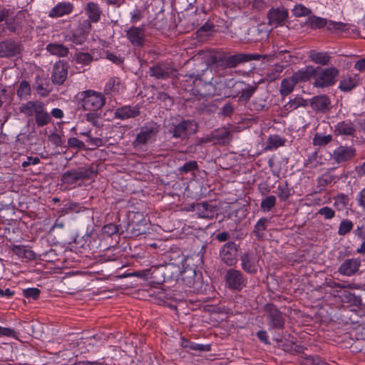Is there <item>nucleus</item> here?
<instances>
[{
  "mask_svg": "<svg viewBox=\"0 0 365 365\" xmlns=\"http://www.w3.org/2000/svg\"><path fill=\"white\" fill-rule=\"evenodd\" d=\"M276 197L274 195L267 196L263 199L260 204V207L263 212L270 211L276 205Z\"/></svg>",
  "mask_w": 365,
  "mask_h": 365,
  "instance_id": "49530a36",
  "label": "nucleus"
},
{
  "mask_svg": "<svg viewBox=\"0 0 365 365\" xmlns=\"http://www.w3.org/2000/svg\"><path fill=\"white\" fill-rule=\"evenodd\" d=\"M316 73L312 66H307L295 72L292 76L297 83L308 81Z\"/></svg>",
  "mask_w": 365,
  "mask_h": 365,
  "instance_id": "c85d7f7f",
  "label": "nucleus"
},
{
  "mask_svg": "<svg viewBox=\"0 0 365 365\" xmlns=\"http://www.w3.org/2000/svg\"><path fill=\"white\" fill-rule=\"evenodd\" d=\"M239 245L234 242L225 243L220 252L221 260L228 266L234 265L237 262Z\"/></svg>",
  "mask_w": 365,
  "mask_h": 365,
  "instance_id": "1a4fd4ad",
  "label": "nucleus"
},
{
  "mask_svg": "<svg viewBox=\"0 0 365 365\" xmlns=\"http://www.w3.org/2000/svg\"><path fill=\"white\" fill-rule=\"evenodd\" d=\"M79 103L85 110L98 111L106 104L104 94L93 90H86L78 93Z\"/></svg>",
  "mask_w": 365,
  "mask_h": 365,
  "instance_id": "f257e3e1",
  "label": "nucleus"
},
{
  "mask_svg": "<svg viewBox=\"0 0 365 365\" xmlns=\"http://www.w3.org/2000/svg\"><path fill=\"white\" fill-rule=\"evenodd\" d=\"M344 297L346 299V302L352 305L358 306L361 304V299L349 292H344Z\"/></svg>",
  "mask_w": 365,
  "mask_h": 365,
  "instance_id": "5fc2aeb1",
  "label": "nucleus"
},
{
  "mask_svg": "<svg viewBox=\"0 0 365 365\" xmlns=\"http://www.w3.org/2000/svg\"><path fill=\"white\" fill-rule=\"evenodd\" d=\"M125 36L132 46L140 47L145 42V29L143 27L131 26L125 31Z\"/></svg>",
  "mask_w": 365,
  "mask_h": 365,
  "instance_id": "4468645a",
  "label": "nucleus"
},
{
  "mask_svg": "<svg viewBox=\"0 0 365 365\" xmlns=\"http://www.w3.org/2000/svg\"><path fill=\"white\" fill-rule=\"evenodd\" d=\"M227 287L235 291H240L246 286V279L243 274L234 269L227 270L225 274Z\"/></svg>",
  "mask_w": 365,
  "mask_h": 365,
  "instance_id": "6e6552de",
  "label": "nucleus"
},
{
  "mask_svg": "<svg viewBox=\"0 0 365 365\" xmlns=\"http://www.w3.org/2000/svg\"><path fill=\"white\" fill-rule=\"evenodd\" d=\"M93 54V53L76 52L73 56V61L76 64L88 66L94 60Z\"/></svg>",
  "mask_w": 365,
  "mask_h": 365,
  "instance_id": "473e14b6",
  "label": "nucleus"
},
{
  "mask_svg": "<svg viewBox=\"0 0 365 365\" xmlns=\"http://www.w3.org/2000/svg\"><path fill=\"white\" fill-rule=\"evenodd\" d=\"M356 200L358 205L365 210V187L359 192Z\"/></svg>",
  "mask_w": 365,
  "mask_h": 365,
  "instance_id": "338daca9",
  "label": "nucleus"
},
{
  "mask_svg": "<svg viewBox=\"0 0 365 365\" xmlns=\"http://www.w3.org/2000/svg\"><path fill=\"white\" fill-rule=\"evenodd\" d=\"M46 50L52 55L58 57H65L68 53V48L61 43H49L46 46Z\"/></svg>",
  "mask_w": 365,
  "mask_h": 365,
  "instance_id": "2f4dec72",
  "label": "nucleus"
},
{
  "mask_svg": "<svg viewBox=\"0 0 365 365\" xmlns=\"http://www.w3.org/2000/svg\"><path fill=\"white\" fill-rule=\"evenodd\" d=\"M12 252L19 257L33 259L35 258V254L33 251L27 249L24 245L11 246Z\"/></svg>",
  "mask_w": 365,
  "mask_h": 365,
  "instance_id": "f704fd0d",
  "label": "nucleus"
},
{
  "mask_svg": "<svg viewBox=\"0 0 365 365\" xmlns=\"http://www.w3.org/2000/svg\"><path fill=\"white\" fill-rule=\"evenodd\" d=\"M305 25L311 29H322L327 26V29L331 31H344L346 29V24L342 22L327 21L326 19L314 15L307 19Z\"/></svg>",
  "mask_w": 365,
  "mask_h": 365,
  "instance_id": "423d86ee",
  "label": "nucleus"
},
{
  "mask_svg": "<svg viewBox=\"0 0 365 365\" xmlns=\"http://www.w3.org/2000/svg\"><path fill=\"white\" fill-rule=\"evenodd\" d=\"M332 140L331 135H323L316 133L313 138V144L317 146H324Z\"/></svg>",
  "mask_w": 365,
  "mask_h": 365,
  "instance_id": "8fccbe9b",
  "label": "nucleus"
},
{
  "mask_svg": "<svg viewBox=\"0 0 365 365\" xmlns=\"http://www.w3.org/2000/svg\"><path fill=\"white\" fill-rule=\"evenodd\" d=\"M160 131V126L153 121L147 122L141 127L140 133L137 135L133 145L135 148L146 145L155 140Z\"/></svg>",
  "mask_w": 365,
  "mask_h": 365,
  "instance_id": "20e7f679",
  "label": "nucleus"
},
{
  "mask_svg": "<svg viewBox=\"0 0 365 365\" xmlns=\"http://www.w3.org/2000/svg\"><path fill=\"white\" fill-rule=\"evenodd\" d=\"M175 71L167 63H157L150 68V74L156 78L165 79L175 75Z\"/></svg>",
  "mask_w": 365,
  "mask_h": 365,
  "instance_id": "dca6fc26",
  "label": "nucleus"
},
{
  "mask_svg": "<svg viewBox=\"0 0 365 365\" xmlns=\"http://www.w3.org/2000/svg\"><path fill=\"white\" fill-rule=\"evenodd\" d=\"M353 227L354 223L350 220L344 219L341 221L337 233L340 236H344L349 233Z\"/></svg>",
  "mask_w": 365,
  "mask_h": 365,
  "instance_id": "a18cd8bd",
  "label": "nucleus"
},
{
  "mask_svg": "<svg viewBox=\"0 0 365 365\" xmlns=\"http://www.w3.org/2000/svg\"><path fill=\"white\" fill-rule=\"evenodd\" d=\"M103 232L104 234H106L108 236H112L113 235L117 233L118 232V228L117 225L110 223L108 225H105L103 227Z\"/></svg>",
  "mask_w": 365,
  "mask_h": 365,
  "instance_id": "69168bd1",
  "label": "nucleus"
},
{
  "mask_svg": "<svg viewBox=\"0 0 365 365\" xmlns=\"http://www.w3.org/2000/svg\"><path fill=\"white\" fill-rule=\"evenodd\" d=\"M259 55L257 54H247V53H237L235 55H223L218 58L215 57L213 62L218 64L220 66L225 68H235L237 65L252 60H259Z\"/></svg>",
  "mask_w": 365,
  "mask_h": 365,
  "instance_id": "7ed1b4c3",
  "label": "nucleus"
},
{
  "mask_svg": "<svg viewBox=\"0 0 365 365\" xmlns=\"http://www.w3.org/2000/svg\"><path fill=\"white\" fill-rule=\"evenodd\" d=\"M361 262L359 258L347 259L339 266L338 272L344 276H352L359 270Z\"/></svg>",
  "mask_w": 365,
  "mask_h": 365,
  "instance_id": "f3484780",
  "label": "nucleus"
},
{
  "mask_svg": "<svg viewBox=\"0 0 365 365\" xmlns=\"http://www.w3.org/2000/svg\"><path fill=\"white\" fill-rule=\"evenodd\" d=\"M235 81L234 78H220L219 81H215L213 85H209L213 87L215 95L230 98Z\"/></svg>",
  "mask_w": 365,
  "mask_h": 365,
  "instance_id": "9b49d317",
  "label": "nucleus"
},
{
  "mask_svg": "<svg viewBox=\"0 0 365 365\" xmlns=\"http://www.w3.org/2000/svg\"><path fill=\"white\" fill-rule=\"evenodd\" d=\"M264 312L269 324L273 329H281L284 327V321L282 313L272 304H267L264 307Z\"/></svg>",
  "mask_w": 365,
  "mask_h": 365,
  "instance_id": "9d476101",
  "label": "nucleus"
},
{
  "mask_svg": "<svg viewBox=\"0 0 365 365\" xmlns=\"http://www.w3.org/2000/svg\"><path fill=\"white\" fill-rule=\"evenodd\" d=\"M356 155V151L354 148L340 145L333 151L331 157L336 163L340 164L351 160Z\"/></svg>",
  "mask_w": 365,
  "mask_h": 365,
  "instance_id": "f8f14e48",
  "label": "nucleus"
},
{
  "mask_svg": "<svg viewBox=\"0 0 365 365\" xmlns=\"http://www.w3.org/2000/svg\"><path fill=\"white\" fill-rule=\"evenodd\" d=\"M124 90V86L118 77L110 78L104 86V94L111 96H116L122 93Z\"/></svg>",
  "mask_w": 365,
  "mask_h": 365,
  "instance_id": "412c9836",
  "label": "nucleus"
},
{
  "mask_svg": "<svg viewBox=\"0 0 365 365\" xmlns=\"http://www.w3.org/2000/svg\"><path fill=\"white\" fill-rule=\"evenodd\" d=\"M85 11L90 21L97 23L100 21L102 11L98 4L88 2L86 4Z\"/></svg>",
  "mask_w": 365,
  "mask_h": 365,
  "instance_id": "bb28decb",
  "label": "nucleus"
},
{
  "mask_svg": "<svg viewBox=\"0 0 365 365\" xmlns=\"http://www.w3.org/2000/svg\"><path fill=\"white\" fill-rule=\"evenodd\" d=\"M43 103L39 101H29L22 103L19 107V112L26 116H33L41 108Z\"/></svg>",
  "mask_w": 365,
  "mask_h": 365,
  "instance_id": "a878e982",
  "label": "nucleus"
},
{
  "mask_svg": "<svg viewBox=\"0 0 365 365\" xmlns=\"http://www.w3.org/2000/svg\"><path fill=\"white\" fill-rule=\"evenodd\" d=\"M31 88L30 83L24 80L20 82L16 90V95L20 99H26L31 96Z\"/></svg>",
  "mask_w": 365,
  "mask_h": 365,
  "instance_id": "a19ab883",
  "label": "nucleus"
},
{
  "mask_svg": "<svg viewBox=\"0 0 365 365\" xmlns=\"http://www.w3.org/2000/svg\"><path fill=\"white\" fill-rule=\"evenodd\" d=\"M291 195V190L287 182L279 183L277 186V196L281 201H286Z\"/></svg>",
  "mask_w": 365,
  "mask_h": 365,
  "instance_id": "c03bdc74",
  "label": "nucleus"
},
{
  "mask_svg": "<svg viewBox=\"0 0 365 365\" xmlns=\"http://www.w3.org/2000/svg\"><path fill=\"white\" fill-rule=\"evenodd\" d=\"M302 365H329L317 356H306L301 360Z\"/></svg>",
  "mask_w": 365,
  "mask_h": 365,
  "instance_id": "de8ad7c7",
  "label": "nucleus"
},
{
  "mask_svg": "<svg viewBox=\"0 0 365 365\" xmlns=\"http://www.w3.org/2000/svg\"><path fill=\"white\" fill-rule=\"evenodd\" d=\"M23 293L25 297L36 299L39 297L40 290L37 288H28L24 289Z\"/></svg>",
  "mask_w": 365,
  "mask_h": 365,
  "instance_id": "052dcab7",
  "label": "nucleus"
},
{
  "mask_svg": "<svg viewBox=\"0 0 365 365\" xmlns=\"http://www.w3.org/2000/svg\"><path fill=\"white\" fill-rule=\"evenodd\" d=\"M309 57L313 62L321 65L327 64L330 60V56L327 53L315 51H311Z\"/></svg>",
  "mask_w": 365,
  "mask_h": 365,
  "instance_id": "4c0bfd02",
  "label": "nucleus"
},
{
  "mask_svg": "<svg viewBox=\"0 0 365 365\" xmlns=\"http://www.w3.org/2000/svg\"><path fill=\"white\" fill-rule=\"evenodd\" d=\"M245 83H246L244 81L235 80L230 98L238 97L240 96V91H242V88L245 86Z\"/></svg>",
  "mask_w": 365,
  "mask_h": 365,
  "instance_id": "4d7b16f0",
  "label": "nucleus"
},
{
  "mask_svg": "<svg viewBox=\"0 0 365 365\" xmlns=\"http://www.w3.org/2000/svg\"><path fill=\"white\" fill-rule=\"evenodd\" d=\"M193 207L200 217L210 218L213 215L212 207L208 202L197 203Z\"/></svg>",
  "mask_w": 365,
  "mask_h": 365,
  "instance_id": "c756f323",
  "label": "nucleus"
},
{
  "mask_svg": "<svg viewBox=\"0 0 365 365\" xmlns=\"http://www.w3.org/2000/svg\"><path fill=\"white\" fill-rule=\"evenodd\" d=\"M68 75V66L66 62L58 61L53 67L51 81L56 84H62L66 79Z\"/></svg>",
  "mask_w": 365,
  "mask_h": 365,
  "instance_id": "2eb2a0df",
  "label": "nucleus"
},
{
  "mask_svg": "<svg viewBox=\"0 0 365 365\" xmlns=\"http://www.w3.org/2000/svg\"><path fill=\"white\" fill-rule=\"evenodd\" d=\"M269 24L278 26L284 23L288 17V11L284 7L272 8L267 14Z\"/></svg>",
  "mask_w": 365,
  "mask_h": 365,
  "instance_id": "a211bd4d",
  "label": "nucleus"
},
{
  "mask_svg": "<svg viewBox=\"0 0 365 365\" xmlns=\"http://www.w3.org/2000/svg\"><path fill=\"white\" fill-rule=\"evenodd\" d=\"M284 144L282 139L278 135L270 136L267 142L266 150H273L282 146Z\"/></svg>",
  "mask_w": 365,
  "mask_h": 365,
  "instance_id": "09e8293b",
  "label": "nucleus"
},
{
  "mask_svg": "<svg viewBox=\"0 0 365 365\" xmlns=\"http://www.w3.org/2000/svg\"><path fill=\"white\" fill-rule=\"evenodd\" d=\"M91 174V170L83 167L68 170L61 175V184L68 189H72L81 185L83 180L89 179Z\"/></svg>",
  "mask_w": 365,
  "mask_h": 365,
  "instance_id": "f03ea898",
  "label": "nucleus"
},
{
  "mask_svg": "<svg viewBox=\"0 0 365 365\" xmlns=\"http://www.w3.org/2000/svg\"><path fill=\"white\" fill-rule=\"evenodd\" d=\"M317 214L319 215L324 216V217L326 220H331L334 217L335 211L332 208L325 206V207L320 208L318 210Z\"/></svg>",
  "mask_w": 365,
  "mask_h": 365,
  "instance_id": "864d4df0",
  "label": "nucleus"
},
{
  "mask_svg": "<svg viewBox=\"0 0 365 365\" xmlns=\"http://www.w3.org/2000/svg\"><path fill=\"white\" fill-rule=\"evenodd\" d=\"M68 145L70 148L83 149L85 148V144L81 140L76 138H70L68 140Z\"/></svg>",
  "mask_w": 365,
  "mask_h": 365,
  "instance_id": "e2e57ef3",
  "label": "nucleus"
},
{
  "mask_svg": "<svg viewBox=\"0 0 365 365\" xmlns=\"http://www.w3.org/2000/svg\"><path fill=\"white\" fill-rule=\"evenodd\" d=\"M354 68L361 73L365 72V57L357 60L354 65Z\"/></svg>",
  "mask_w": 365,
  "mask_h": 365,
  "instance_id": "774afa93",
  "label": "nucleus"
},
{
  "mask_svg": "<svg viewBox=\"0 0 365 365\" xmlns=\"http://www.w3.org/2000/svg\"><path fill=\"white\" fill-rule=\"evenodd\" d=\"M334 133L336 135L354 136L356 133V128L353 123L346 120L339 122L335 125Z\"/></svg>",
  "mask_w": 365,
  "mask_h": 365,
  "instance_id": "393cba45",
  "label": "nucleus"
},
{
  "mask_svg": "<svg viewBox=\"0 0 365 365\" xmlns=\"http://www.w3.org/2000/svg\"><path fill=\"white\" fill-rule=\"evenodd\" d=\"M19 53V46L12 41L0 42V58L14 56Z\"/></svg>",
  "mask_w": 365,
  "mask_h": 365,
  "instance_id": "b1692460",
  "label": "nucleus"
},
{
  "mask_svg": "<svg viewBox=\"0 0 365 365\" xmlns=\"http://www.w3.org/2000/svg\"><path fill=\"white\" fill-rule=\"evenodd\" d=\"M143 17V12L139 9H135L130 12V21L133 24H136L140 21Z\"/></svg>",
  "mask_w": 365,
  "mask_h": 365,
  "instance_id": "0e129e2a",
  "label": "nucleus"
},
{
  "mask_svg": "<svg viewBox=\"0 0 365 365\" xmlns=\"http://www.w3.org/2000/svg\"><path fill=\"white\" fill-rule=\"evenodd\" d=\"M197 128V123L193 120H182L175 125L173 136L175 138L185 139L187 135L195 133Z\"/></svg>",
  "mask_w": 365,
  "mask_h": 365,
  "instance_id": "ddd939ff",
  "label": "nucleus"
},
{
  "mask_svg": "<svg viewBox=\"0 0 365 365\" xmlns=\"http://www.w3.org/2000/svg\"><path fill=\"white\" fill-rule=\"evenodd\" d=\"M181 346L185 349H190L191 350L199 351H210V344H199L192 341H190L189 340L185 339V338L181 339Z\"/></svg>",
  "mask_w": 365,
  "mask_h": 365,
  "instance_id": "e433bc0d",
  "label": "nucleus"
},
{
  "mask_svg": "<svg viewBox=\"0 0 365 365\" xmlns=\"http://www.w3.org/2000/svg\"><path fill=\"white\" fill-rule=\"evenodd\" d=\"M268 222L269 220L266 217H262L257 222L255 226L254 233L257 238L260 239L264 237Z\"/></svg>",
  "mask_w": 365,
  "mask_h": 365,
  "instance_id": "79ce46f5",
  "label": "nucleus"
},
{
  "mask_svg": "<svg viewBox=\"0 0 365 365\" xmlns=\"http://www.w3.org/2000/svg\"><path fill=\"white\" fill-rule=\"evenodd\" d=\"M310 106L314 110L324 113L331 109V101L327 96L319 95L311 100Z\"/></svg>",
  "mask_w": 365,
  "mask_h": 365,
  "instance_id": "aec40b11",
  "label": "nucleus"
},
{
  "mask_svg": "<svg viewBox=\"0 0 365 365\" xmlns=\"http://www.w3.org/2000/svg\"><path fill=\"white\" fill-rule=\"evenodd\" d=\"M308 103L302 97H296L294 99L289 101L286 105H284V110L291 112L294 110L297 109L299 107L305 108L307 106Z\"/></svg>",
  "mask_w": 365,
  "mask_h": 365,
  "instance_id": "58836bf2",
  "label": "nucleus"
},
{
  "mask_svg": "<svg viewBox=\"0 0 365 365\" xmlns=\"http://www.w3.org/2000/svg\"><path fill=\"white\" fill-rule=\"evenodd\" d=\"M35 120L38 127H43L51 122V117L46 110L44 104H43L41 108L36 112L35 115Z\"/></svg>",
  "mask_w": 365,
  "mask_h": 365,
  "instance_id": "7c9ffc66",
  "label": "nucleus"
},
{
  "mask_svg": "<svg viewBox=\"0 0 365 365\" xmlns=\"http://www.w3.org/2000/svg\"><path fill=\"white\" fill-rule=\"evenodd\" d=\"M198 165L195 160H190L185 163L182 166L178 168V171L181 174H186L189 172H192L197 170Z\"/></svg>",
  "mask_w": 365,
  "mask_h": 365,
  "instance_id": "603ef678",
  "label": "nucleus"
},
{
  "mask_svg": "<svg viewBox=\"0 0 365 365\" xmlns=\"http://www.w3.org/2000/svg\"><path fill=\"white\" fill-rule=\"evenodd\" d=\"M349 201L348 195L341 193L334 197V206L338 210H342L346 207Z\"/></svg>",
  "mask_w": 365,
  "mask_h": 365,
  "instance_id": "37998d69",
  "label": "nucleus"
},
{
  "mask_svg": "<svg viewBox=\"0 0 365 365\" xmlns=\"http://www.w3.org/2000/svg\"><path fill=\"white\" fill-rule=\"evenodd\" d=\"M335 180V177L331 174L325 173L318 179V183L320 186L325 187L331 184Z\"/></svg>",
  "mask_w": 365,
  "mask_h": 365,
  "instance_id": "6e6d98bb",
  "label": "nucleus"
},
{
  "mask_svg": "<svg viewBox=\"0 0 365 365\" xmlns=\"http://www.w3.org/2000/svg\"><path fill=\"white\" fill-rule=\"evenodd\" d=\"M339 70L334 67L327 68L317 73L314 78V86L319 88L330 86L335 83Z\"/></svg>",
  "mask_w": 365,
  "mask_h": 365,
  "instance_id": "0eeeda50",
  "label": "nucleus"
},
{
  "mask_svg": "<svg viewBox=\"0 0 365 365\" xmlns=\"http://www.w3.org/2000/svg\"><path fill=\"white\" fill-rule=\"evenodd\" d=\"M311 13V11L302 4L297 5L293 9V14L296 16H307Z\"/></svg>",
  "mask_w": 365,
  "mask_h": 365,
  "instance_id": "13d9d810",
  "label": "nucleus"
},
{
  "mask_svg": "<svg viewBox=\"0 0 365 365\" xmlns=\"http://www.w3.org/2000/svg\"><path fill=\"white\" fill-rule=\"evenodd\" d=\"M34 88L41 96H47L50 93V89L44 87L43 82H36L34 85Z\"/></svg>",
  "mask_w": 365,
  "mask_h": 365,
  "instance_id": "bf43d9fd",
  "label": "nucleus"
},
{
  "mask_svg": "<svg viewBox=\"0 0 365 365\" xmlns=\"http://www.w3.org/2000/svg\"><path fill=\"white\" fill-rule=\"evenodd\" d=\"M140 115L138 106H123L115 110L114 117L117 119L126 120L133 118Z\"/></svg>",
  "mask_w": 365,
  "mask_h": 365,
  "instance_id": "6ab92c4d",
  "label": "nucleus"
},
{
  "mask_svg": "<svg viewBox=\"0 0 365 365\" xmlns=\"http://www.w3.org/2000/svg\"><path fill=\"white\" fill-rule=\"evenodd\" d=\"M297 84V82L294 78V76H292L289 78H284L281 82V88H280V93L282 96H287L291 93L294 88V86Z\"/></svg>",
  "mask_w": 365,
  "mask_h": 365,
  "instance_id": "c9c22d12",
  "label": "nucleus"
},
{
  "mask_svg": "<svg viewBox=\"0 0 365 365\" xmlns=\"http://www.w3.org/2000/svg\"><path fill=\"white\" fill-rule=\"evenodd\" d=\"M215 143L220 145H225L230 143L232 138V134L229 130H223L222 132H216L212 135Z\"/></svg>",
  "mask_w": 365,
  "mask_h": 365,
  "instance_id": "ea45409f",
  "label": "nucleus"
},
{
  "mask_svg": "<svg viewBox=\"0 0 365 365\" xmlns=\"http://www.w3.org/2000/svg\"><path fill=\"white\" fill-rule=\"evenodd\" d=\"M242 268L247 273L253 274L257 272V259L253 252H247L241 256Z\"/></svg>",
  "mask_w": 365,
  "mask_h": 365,
  "instance_id": "4be33fe9",
  "label": "nucleus"
},
{
  "mask_svg": "<svg viewBox=\"0 0 365 365\" xmlns=\"http://www.w3.org/2000/svg\"><path fill=\"white\" fill-rule=\"evenodd\" d=\"M5 24L6 26V28L12 32H14L17 27V23L16 20V17L14 16V14L11 15L10 17H7L5 19Z\"/></svg>",
  "mask_w": 365,
  "mask_h": 365,
  "instance_id": "680f3d73",
  "label": "nucleus"
},
{
  "mask_svg": "<svg viewBox=\"0 0 365 365\" xmlns=\"http://www.w3.org/2000/svg\"><path fill=\"white\" fill-rule=\"evenodd\" d=\"M257 90V86L245 83L238 96V101L240 103H247Z\"/></svg>",
  "mask_w": 365,
  "mask_h": 365,
  "instance_id": "72a5a7b5",
  "label": "nucleus"
},
{
  "mask_svg": "<svg viewBox=\"0 0 365 365\" xmlns=\"http://www.w3.org/2000/svg\"><path fill=\"white\" fill-rule=\"evenodd\" d=\"M359 84L357 76L346 75L342 77L339 84V88L342 91H349Z\"/></svg>",
  "mask_w": 365,
  "mask_h": 365,
  "instance_id": "cd10ccee",
  "label": "nucleus"
},
{
  "mask_svg": "<svg viewBox=\"0 0 365 365\" xmlns=\"http://www.w3.org/2000/svg\"><path fill=\"white\" fill-rule=\"evenodd\" d=\"M86 119L88 122L91 123L93 126L100 128L103 125L100 120L99 115L96 111H91L86 115Z\"/></svg>",
  "mask_w": 365,
  "mask_h": 365,
  "instance_id": "3c124183",
  "label": "nucleus"
},
{
  "mask_svg": "<svg viewBox=\"0 0 365 365\" xmlns=\"http://www.w3.org/2000/svg\"><path fill=\"white\" fill-rule=\"evenodd\" d=\"M73 10V5L71 2L62 1L57 4L48 13L51 18H58L70 14Z\"/></svg>",
  "mask_w": 365,
  "mask_h": 365,
  "instance_id": "5701e85b",
  "label": "nucleus"
},
{
  "mask_svg": "<svg viewBox=\"0 0 365 365\" xmlns=\"http://www.w3.org/2000/svg\"><path fill=\"white\" fill-rule=\"evenodd\" d=\"M192 257H186L182 261V270L180 272L178 282L187 287H191L195 283L196 264L193 263Z\"/></svg>",
  "mask_w": 365,
  "mask_h": 365,
  "instance_id": "39448f33",
  "label": "nucleus"
}]
</instances>
